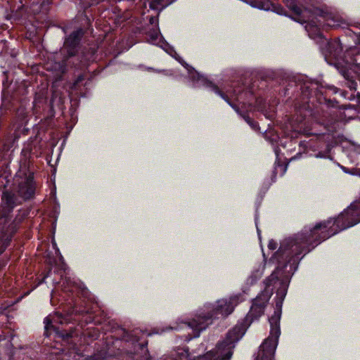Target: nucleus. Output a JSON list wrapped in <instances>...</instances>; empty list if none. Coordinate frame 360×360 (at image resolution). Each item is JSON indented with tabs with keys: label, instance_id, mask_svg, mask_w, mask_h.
I'll use <instances>...</instances> for the list:
<instances>
[{
	"label": "nucleus",
	"instance_id": "423d86ee",
	"mask_svg": "<svg viewBox=\"0 0 360 360\" xmlns=\"http://www.w3.org/2000/svg\"><path fill=\"white\" fill-rule=\"evenodd\" d=\"M246 3L251 5L252 7H255L259 9L263 10H269L272 9V11L279 15H284L285 11L283 8L278 5H275L271 4L269 0H243Z\"/></svg>",
	"mask_w": 360,
	"mask_h": 360
},
{
	"label": "nucleus",
	"instance_id": "b1692460",
	"mask_svg": "<svg viewBox=\"0 0 360 360\" xmlns=\"http://www.w3.org/2000/svg\"><path fill=\"white\" fill-rule=\"evenodd\" d=\"M331 89H334L335 93H337L336 89L332 88Z\"/></svg>",
	"mask_w": 360,
	"mask_h": 360
},
{
	"label": "nucleus",
	"instance_id": "39448f33",
	"mask_svg": "<svg viewBox=\"0 0 360 360\" xmlns=\"http://www.w3.org/2000/svg\"><path fill=\"white\" fill-rule=\"evenodd\" d=\"M15 183L18 184V192L24 199L30 198L34 193L32 173L27 169L26 166L20 167L15 177Z\"/></svg>",
	"mask_w": 360,
	"mask_h": 360
},
{
	"label": "nucleus",
	"instance_id": "f03ea898",
	"mask_svg": "<svg viewBox=\"0 0 360 360\" xmlns=\"http://www.w3.org/2000/svg\"><path fill=\"white\" fill-rule=\"evenodd\" d=\"M245 300L243 293H238L229 298L218 300L215 304L205 305L195 317L189 322L183 323L182 326H174L169 327L171 330H179L184 326H188L193 330V337L200 335V333L205 330L212 323V319L220 315L222 317L231 314L234 308Z\"/></svg>",
	"mask_w": 360,
	"mask_h": 360
},
{
	"label": "nucleus",
	"instance_id": "f257e3e1",
	"mask_svg": "<svg viewBox=\"0 0 360 360\" xmlns=\"http://www.w3.org/2000/svg\"><path fill=\"white\" fill-rule=\"evenodd\" d=\"M326 61L340 69L342 75L348 80L347 86L355 90L356 83L352 79L351 72H354L360 80V51L356 46L342 44L335 39L328 44V51L325 55Z\"/></svg>",
	"mask_w": 360,
	"mask_h": 360
},
{
	"label": "nucleus",
	"instance_id": "2eb2a0df",
	"mask_svg": "<svg viewBox=\"0 0 360 360\" xmlns=\"http://www.w3.org/2000/svg\"><path fill=\"white\" fill-rule=\"evenodd\" d=\"M289 6V8L290 9H292L295 13L297 14H302L303 13V15L304 17H306V15L304 13L306 12H312L313 15H316L314 14V11H316L317 9H319L318 8H314L313 11H311V10H308V9H304V11L302 10V8H300L299 6H296V5H294V4H290L288 5Z\"/></svg>",
	"mask_w": 360,
	"mask_h": 360
},
{
	"label": "nucleus",
	"instance_id": "1a4fd4ad",
	"mask_svg": "<svg viewBox=\"0 0 360 360\" xmlns=\"http://www.w3.org/2000/svg\"><path fill=\"white\" fill-rule=\"evenodd\" d=\"M82 34L81 30H78L72 32L64 43L63 50H66L69 56L75 53V49L79 42V39Z\"/></svg>",
	"mask_w": 360,
	"mask_h": 360
},
{
	"label": "nucleus",
	"instance_id": "7ed1b4c3",
	"mask_svg": "<svg viewBox=\"0 0 360 360\" xmlns=\"http://www.w3.org/2000/svg\"><path fill=\"white\" fill-rule=\"evenodd\" d=\"M246 330V326L243 323L237 324L231 329L225 339L219 342L215 349L208 352L203 356H190L188 351L179 349L175 357L167 360H230L232 356L236 343L242 338Z\"/></svg>",
	"mask_w": 360,
	"mask_h": 360
},
{
	"label": "nucleus",
	"instance_id": "f8f14e48",
	"mask_svg": "<svg viewBox=\"0 0 360 360\" xmlns=\"http://www.w3.org/2000/svg\"><path fill=\"white\" fill-rule=\"evenodd\" d=\"M2 201L6 205L7 211L9 212L14 206L15 202L13 194L4 192L2 196Z\"/></svg>",
	"mask_w": 360,
	"mask_h": 360
},
{
	"label": "nucleus",
	"instance_id": "a211bd4d",
	"mask_svg": "<svg viewBox=\"0 0 360 360\" xmlns=\"http://www.w3.org/2000/svg\"><path fill=\"white\" fill-rule=\"evenodd\" d=\"M351 38L354 41L356 45L360 46V32L359 34L352 32Z\"/></svg>",
	"mask_w": 360,
	"mask_h": 360
},
{
	"label": "nucleus",
	"instance_id": "6e6552de",
	"mask_svg": "<svg viewBox=\"0 0 360 360\" xmlns=\"http://www.w3.org/2000/svg\"><path fill=\"white\" fill-rule=\"evenodd\" d=\"M316 16L321 17L324 22L329 27H338L342 24V19L331 13L323 11L322 9H317L314 11Z\"/></svg>",
	"mask_w": 360,
	"mask_h": 360
},
{
	"label": "nucleus",
	"instance_id": "412c9836",
	"mask_svg": "<svg viewBox=\"0 0 360 360\" xmlns=\"http://www.w3.org/2000/svg\"><path fill=\"white\" fill-rule=\"evenodd\" d=\"M316 158H327L328 156L325 155L323 153H319L316 155Z\"/></svg>",
	"mask_w": 360,
	"mask_h": 360
},
{
	"label": "nucleus",
	"instance_id": "6ab92c4d",
	"mask_svg": "<svg viewBox=\"0 0 360 360\" xmlns=\"http://www.w3.org/2000/svg\"><path fill=\"white\" fill-rule=\"evenodd\" d=\"M277 248V243L274 240H270L268 243V248L269 250H274L276 249Z\"/></svg>",
	"mask_w": 360,
	"mask_h": 360
},
{
	"label": "nucleus",
	"instance_id": "5701e85b",
	"mask_svg": "<svg viewBox=\"0 0 360 360\" xmlns=\"http://www.w3.org/2000/svg\"><path fill=\"white\" fill-rule=\"evenodd\" d=\"M342 170H343L344 172H348L345 167H342Z\"/></svg>",
	"mask_w": 360,
	"mask_h": 360
},
{
	"label": "nucleus",
	"instance_id": "dca6fc26",
	"mask_svg": "<svg viewBox=\"0 0 360 360\" xmlns=\"http://www.w3.org/2000/svg\"><path fill=\"white\" fill-rule=\"evenodd\" d=\"M349 100L356 99V105L354 107V110L356 111L360 108V94L357 93L356 96L351 95L350 97L348 98Z\"/></svg>",
	"mask_w": 360,
	"mask_h": 360
},
{
	"label": "nucleus",
	"instance_id": "4be33fe9",
	"mask_svg": "<svg viewBox=\"0 0 360 360\" xmlns=\"http://www.w3.org/2000/svg\"><path fill=\"white\" fill-rule=\"evenodd\" d=\"M150 24H152V25H153V24H156V22H157V20H156V18H154V17L150 18Z\"/></svg>",
	"mask_w": 360,
	"mask_h": 360
},
{
	"label": "nucleus",
	"instance_id": "ddd939ff",
	"mask_svg": "<svg viewBox=\"0 0 360 360\" xmlns=\"http://www.w3.org/2000/svg\"><path fill=\"white\" fill-rule=\"evenodd\" d=\"M46 65V68L48 70L56 72L57 76L64 72L65 70L63 65L60 64V63H56L54 65L48 63Z\"/></svg>",
	"mask_w": 360,
	"mask_h": 360
},
{
	"label": "nucleus",
	"instance_id": "aec40b11",
	"mask_svg": "<svg viewBox=\"0 0 360 360\" xmlns=\"http://www.w3.org/2000/svg\"><path fill=\"white\" fill-rule=\"evenodd\" d=\"M44 323H45V329L47 330L49 328L51 327V322L49 317H46L44 319Z\"/></svg>",
	"mask_w": 360,
	"mask_h": 360
},
{
	"label": "nucleus",
	"instance_id": "0eeeda50",
	"mask_svg": "<svg viewBox=\"0 0 360 360\" xmlns=\"http://www.w3.org/2000/svg\"><path fill=\"white\" fill-rule=\"evenodd\" d=\"M212 90L217 95L221 96L224 101H226L238 113L241 114V112L239 110V107L234 104L232 100H236L239 101V98L236 95L235 91H229L226 90V91H221L217 86H211Z\"/></svg>",
	"mask_w": 360,
	"mask_h": 360
},
{
	"label": "nucleus",
	"instance_id": "9b49d317",
	"mask_svg": "<svg viewBox=\"0 0 360 360\" xmlns=\"http://www.w3.org/2000/svg\"><path fill=\"white\" fill-rule=\"evenodd\" d=\"M174 0H150L149 6L152 9H162L171 4Z\"/></svg>",
	"mask_w": 360,
	"mask_h": 360
},
{
	"label": "nucleus",
	"instance_id": "9d476101",
	"mask_svg": "<svg viewBox=\"0 0 360 360\" xmlns=\"http://www.w3.org/2000/svg\"><path fill=\"white\" fill-rule=\"evenodd\" d=\"M264 266L260 264L258 267L255 268L250 276L247 279V282L248 284L252 285L255 283L263 274Z\"/></svg>",
	"mask_w": 360,
	"mask_h": 360
},
{
	"label": "nucleus",
	"instance_id": "4468645a",
	"mask_svg": "<svg viewBox=\"0 0 360 360\" xmlns=\"http://www.w3.org/2000/svg\"><path fill=\"white\" fill-rule=\"evenodd\" d=\"M289 6V8L290 9H292L295 13L297 14H302L303 13V15L304 17H306V15L304 13L306 12H312L313 15H316L314 14V11H316L317 9H319L318 8H314L313 11H311V10H308V9H304V11L302 10V8H300L299 6H296V5H294V4H290L288 5Z\"/></svg>",
	"mask_w": 360,
	"mask_h": 360
},
{
	"label": "nucleus",
	"instance_id": "f3484780",
	"mask_svg": "<svg viewBox=\"0 0 360 360\" xmlns=\"http://www.w3.org/2000/svg\"><path fill=\"white\" fill-rule=\"evenodd\" d=\"M245 120L247 122V123L254 130L257 129L258 127L257 123H255L252 122L249 117H247L245 115H243Z\"/></svg>",
	"mask_w": 360,
	"mask_h": 360
},
{
	"label": "nucleus",
	"instance_id": "20e7f679",
	"mask_svg": "<svg viewBox=\"0 0 360 360\" xmlns=\"http://www.w3.org/2000/svg\"><path fill=\"white\" fill-rule=\"evenodd\" d=\"M148 41L153 44L160 46L172 57L175 58L179 63H181L187 70L188 76L190 79L193 81L195 86L200 87L208 85L210 84L207 78H205L203 75H200L191 67L188 66V64L183 63L181 59L177 57L176 53L172 48L168 47V45L163 41L162 36L158 30H153L149 33Z\"/></svg>",
	"mask_w": 360,
	"mask_h": 360
}]
</instances>
